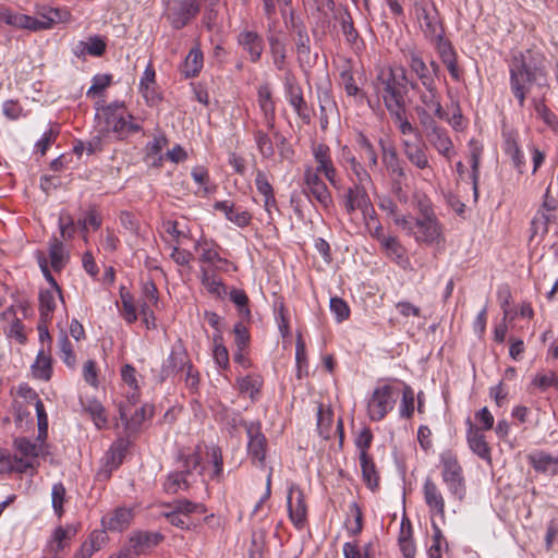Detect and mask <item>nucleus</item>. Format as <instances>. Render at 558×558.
Segmentation results:
<instances>
[{
    "instance_id": "obj_1",
    "label": "nucleus",
    "mask_w": 558,
    "mask_h": 558,
    "mask_svg": "<svg viewBox=\"0 0 558 558\" xmlns=\"http://www.w3.org/2000/svg\"><path fill=\"white\" fill-rule=\"evenodd\" d=\"M510 89L520 107L533 86L547 85V73L544 56L533 49L517 51L509 62Z\"/></svg>"
},
{
    "instance_id": "obj_2",
    "label": "nucleus",
    "mask_w": 558,
    "mask_h": 558,
    "mask_svg": "<svg viewBox=\"0 0 558 558\" xmlns=\"http://www.w3.org/2000/svg\"><path fill=\"white\" fill-rule=\"evenodd\" d=\"M409 83L410 78L404 66H381L377 70L373 86L387 111H392L407 107L405 97L410 88Z\"/></svg>"
},
{
    "instance_id": "obj_3",
    "label": "nucleus",
    "mask_w": 558,
    "mask_h": 558,
    "mask_svg": "<svg viewBox=\"0 0 558 558\" xmlns=\"http://www.w3.org/2000/svg\"><path fill=\"white\" fill-rule=\"evenodd\" d=\"M70 19V11L61 8L39 7L36 16L14 12L8 8H0V22L32 32L50 29L56 24L69 22Z\"/></svg>"
},
{
    "instance_id": "obj_4",
    "label": "nucleus",
    "mask_w": 558,
    "mask_h": 558,
    "mask_svg": "<svg viewBox=\"0 0 558 558\" xmlns=\"http://www.w3.org/2000/svg\"><path fill=\"white\" fill-rule=\"evenodd\" d=\"M440 476L450 496L462 502L466 496V480L458 456L445 450L439 456Z\"/></svg>"
},
{
    "instance_id": "obj_5",
    "label": "nucleus",
    "mask_w": 558,
    "mask_h": 558,
    "mask_svg": "<svg viewBox=\"0 0 558 558\" xmlns=\"http://www.w3.org/2000/svg\"><path fill=\"white\" fill-rule=\"evenodd\" d=\"M396 395L390 385L376 387L367 401L368 417L374 422L381 421L393 409Z\"/></svg>"
},
{
    "instance_id": "obj_6",
    "label": "nucleus",
    "mask_w": 558,
    "mask_h": 558,
    "mask_svg": "<svg viewBox=\"0 0 558 558\" xmlns=\"http://www.w3.org/2000/svg\"><path fill=\"white\" fill-rule=\"evenodd\" d=\"M401 52L412 75V78H410L409 83L411 89L412 84L414 83L423 87L437 84L430 71L428 70L427 63L424 61L420 50H417L414 46H407L405 48H402Z\"/></svg>"
},
{
    "instance_id": "obj_7",
    "label": "nucleus",
    "mask_w": 558,
    "mask_h": 558,
    "mask_svg": "<svg viewBox=\"0 0 558 558\" xmlns=\"http://www.w3.org/2000/svg\"><path fill=\"white\" fill-rule=\"evenodd\" d=\"M240 425L246 430L248 438L247 441V456L254 464L258 463L259 466L265 465L267 452V439L262 432V424L258 421L246 422L240 421Z\"/></svg>"
},
{
    "instance_id": "obj_8",
    "label": "nucleus",
    "mask_w": 558,
    "mask_h": 558,
    "mask_svg": "<svg viewBox=\"0 0 558 558\" xmlns=\"http://www.w3.org/2000/svg\"><path fill=\"white\" fill-rule=\"evenodd\" d=\"M414 12L420 27L428 40L444 34L442 24L434 3L416 2Z\"/></svg>"
},
{
    "instance_id": "obj_9",
    "label": "nucleus",
    "mask_w": 558,
    "mask_h": 558,
    "mask_svg": "<svg viewBox=\"0 0 558 558\" xmlns=\"http://www.w3.org/2000/svg\"><path fill=\"white\" fill-rule=\"evenodd\" d=\"M412 90L417 95L418 104L415 109L432 110L434 114L440 120H448V113L441 105V94L437 84L421 86L415 83L412 84Z\"/></svg>"
},
{
    "instance_id": "obj_10",
    "label": "nucleus",
    "mask_w": 558,
    "mask_h": 558,
    "mask_svg": "<svg viewBox=\"0 0 558 558\" xmlns=\"http://www.w3.org/2000/svg\"><path fill=\"white\" fill-rule=\"evenodd\" d=\"M381 149V161L393 182L398 184V191H401L400 183L407 178L404 162L400 159L396 147L387 140L379 138Z\"/></svg>"
},
{
    "instance_id": "obj_11",
    "label": "nucleus",
    "mask_w": 558,
    "mask_h": 558,
    "mask_svg": "<svg viewBox=\"0 0 558 558\" xmlns=\"http://www.w3.org/2000/svg\"><path fill=\"white\" fill-rule=\"evenodd\" d=\"M287 504L291 522L298 530H302L307 519V506L304 493L296 484L289 487Z\"/></svg>"
},
{
    "instance_id": "obj_12",
    "label": "nucleus",
    "mask_w": 558,
    "mask_h": 558,
    "mask_svg": "<svg viewBox=\"0 0 558 558\" xmlns=\"http://www.w3.org/2000/svg\"><path fill=\"white\" fill-rule=\"evenodd\" d=\"M125 452L126 446L122 440L114 442L101 459L95 480L98 482L108 481L111 477L112 472L122 464Z\"/></svg>"
},
{
    "instance_id": "obj_13",
    "label": "nucleus",
    "mask_w": 558,
    "mask_h": 558,
    "mask_svg": "<svg viewBox=\"0 0 558 558\" xmlns=\"http://www.w3.org/2000/svg\"><path fill=\"white\" fill-rule=\"evenodd\" d=\"M163 535L159 532L137 531L130 538L128 546L123 548L129 551L133 558L145 555L163 541Z\"/></svg>"
},
{
    "instance_id": "obj_14",
    "label": "nucleus",
    "mask_w": 558,
    "mask_h": 558,
    "mask_svg": "<svg viewBox=\"0 0 558 558\" xmlns=\"http://www.w3.org/2000/svg\"><path fill=\"white\" fill-rule=\"evenodd\" d=\"M199 12L195 0H171L168 20L175 29L183 28Z\"/></svg>"
},
{
    "instance_id": "obj_15",
    "label": "nucleus",
    "mask_w": 558,
    "mask_h": 558,
    "mask_svg": "<svg viewBox=\"0 0 558 558\" xmlns=\"http://www.w3.org/2000/svg\"><path fill=\"white\" fill-rule=\"evenodd\" d=\"M189 363H191V361L182 343L173 345L169 356L162 363L158 375L159 381L163 383L169 377L178 374L179 372H183Z\"/></svg>"
},
{
    "instance_id": "obj_16",
    "label": "nucleus",
    "mask_w": 558,
    "mask_h": 558,
    "mask_svg": "<svg viewBox=\"0 0 558 558\" xmlns=\"http://www.w3.org/2000/svg\"><path fill=\"white\" fill-rule=\"evenodd\" d=\"M423 498L430 515L445 519V497L437 483L432 477H426L422 487Z\"/></svg>"
},
{
    "instance_id": "obj_17",
    "label": "nucleus",
    "mask_w": 558,
    "mask_h": 558,
    "mask_svg": "<svg viewBox=\"0 0 558 558\" xmlns=\"http://www.w3.org/2000/svg\"><path fill=\"white\" fill-rule=\"evenodd\" d=\"M313 157L316 162L314 170L322 172L333 187H338V172L330 155V148L325 144H317L313 146Z\"/></svg>"
},
{
    "instance_id": "obj_18",
    "label": "nucleus",
    "mask_w": 558,
    "mask_h": 558,
    "mask_svg": "<svg viewBox=\"0 0 558 558\" xmlns=\"http://www.w3.org/2000/svg\"><path fill=\"white\" fill-rule=\"evenodd\" d=\"M466 441L471 451L486 461L487 463H492V449L486 440L482 428H478L471 418L466 420Z\"/></svg>"
},
{
    "instance_id": "obj_19",
    "label": "nucleus",
    "mask_w": 558,
    "mask_h": 558,
    "mask_svg": "<svg viewBox=\"0 0 558 558\" xmlns=\"http://www.w3.org/2000/svg\"><path fill=\"white\" fill-rule=\"evenodd\" d=\"M413 223V235L416 242L433 244L438 242L441 236V228L437 218L415 219Z\"/></svg>"
},
{
    "instance_id": "obj_20",
    "label": "nucleus",
    "mask_w": 558,
    "mask_h": 558,
    "mask_svg": "<svg viewBox=\"0 0 558 558\" xmlns=\"http://www.w3.org/2000/svg\"><path fill=\"white\" fill-rule=\"evenodd\" d=\"M138 92L148 106H156L162 100V95L158 90L156 71L151 62L147 64L140 80Z\"/></svg>"
},
{
    "instance_id": "obj_21",
    "label": "nucleus",
    "mask_w": 558,
    "mask_h": 558,
    "mask_svg": "<svg viewBox=\"0 0 558 558\" xmlns=\"http://www.w3.org/2000/svg\"><path fill=\"white\" fill-rule=\"evenodd\" d=\"M402 147L404 156L413 166L421 170L429 168L426 146L422 142L421 135H416L414 141L409 138L402 140Z\"/></svg>"
},
{
    "instance_id": "obj_22",
    "label": "nucleus",
    "mask_w": 558,
    "mask_h": 558,
    "mask_svg": "<svg viewBox=\"0 0 558 558\" xmlns=\"http://www.w3.org/2000/svg\"><path fill=\"white\" fill-rule=\"evenodd\" d=\"M14 448L16 450V454H20L19 458H22L24 461L32 463V466L29 468L32 470H35L38 465L37 458L39 456L47 454L46 445H37L36 442L25 437L15 438Z\"/></svg>"
},
{
    "instance_id": "obj_23",
    "label": "nucleus",
    "mask_w": 558,
    "mask_h": 558,
    "mask_svg": "<svg viewBox=\"0 0 558 558\" xmlns=\"http://www.w3.org/2000/svg\"><path fill=\"white\" fill-rule=\"evenodd\" d=\"M371 206V199L366 189L362 184H353L344 194V209L350 215L356 209L366 211Z\"/></svg>"
},
{
    "instance_id": "obj_24",
    "label": "nucleus",
    "mask_w": 558,
    "mask_h": 558,
    "mask_svg": "<svg viewBox=\"0 0 558 558\" xmlns=\"http://www.w3.org/2000/svg\"><path fill=\"white\" fill-rule=\"evenodd\" d=\"M133 510L125 507H118L112 512L102 517L101 523L105 529L122 532L128 529L133 519Z\"/></svg>"
},
{
    "instance_id": "obj_25",
    "label": "nucleus",
    "mask_w": 558,
    "mask_h": 558,
    "mask_svg": "<svg viewBox=\"0 0 558 558\" xmlns=\"http://www.w3.org/2000/svg\"><path fill=\"white\" fill-rule=\"evenodd\" d=\"M269 52L272 59V64L278 71H284L288 64V48L284 37L278 34H269L267 36Z\"/></svg>"
},
{
    "instance_id": "obj_26",
    "label": "nucleus",
    "mask_w": 558,
    "mask_h": 558,
    "mask_svg": "<svg viewBox=\"0 0 558 558\" xmlns=\"http://www.w3.org/2000/svg\"><path fill=\"white\" fill-rule=\"evenodd\" d=\"M238 43L248 53L253 63L259 61L264 51V40L256 32H241L238 36Z\"/></svg>"
},
{
    "instance_id": "obj_27",
    "label": "nucleus",
    "mask_w": 558,
    "mask_h": 558,
    "mask_svg": "<svg viewBox=\"0 0 558 558\" xmlns=\"http://www.w3.org/2000/svg\"><path fill=\"white\" fill-rule=\"evenodd\" d=\"M526 459L537 473H550L553 475L558 473V457L537 450L527 454Z\"/></svg>"
},
{
    "instance_id": "obj_28",
    "label": "nucleus",
    "mask_w": 558,
    "mask_h": 558,
    "mask_svg": "<svg viewBox=\"0 0 558 558\" xmlns=\"http://www.w3.org/2000/svg\"><path fill=\"white\" fill-rule=\"evenodd\" d=\"M302 193L310 199L311 203H318L324 210L329 211L333 206L332 195L325 182L308 187H303Z\"/></svg>"
},
{
    "instance_id": "obj_29",
    "label": "nucleus",
    "mask_w": 558,
    "mask_h": 558,
    "mask_svg": "<svg viewBox=\"0 0 558 558\" xmlns=\"http://www.w3.org/2000/svg\"><path fill=\"white\" fill-rule=\"evenodd\" d=\"M335 19L339 22L341 32L349 45L354 46L359 43H363L359 32L354 27L353 19L347 9L338 10L335 13Z\"/></svg>"
},
{
    "instance_id": "obj_30",
    "label": "nucleus",
    "mask_w": 558,
    "mask_h": 558,
    "mask_svg": "<svg viewBox=\"0 0 558 558\" xmlns=\"http://www.w3.org/2000/svg\"><path fill=\"white\" fill-rule=\"evenodd\" d=\"M32 466V463L19 458L17 454H11L5 449H0V473H24Z\"/></svg>"
},
{
    "instance_id": "obj_31",
    "label": "nucleus",
    "mask_w": 558,
    "mask_h": 558,
    "mask_svg": "<svg viewBox=\"0 0 558 558\" xmlns=\"http://www.w3.org/2000/svg\"><path fill=\"white\" fill-rule=\"evenodd\" d=\"M427 141L430 145L444 157L450 158V154L452 151L453 144L447 133V131L442 128H437L434 131L427 133Z\"/></svg>"
},
{
    "instance_id": "obj_32",
    "label": "nucleus",
    "mask_w": 558,
    "mask_h": 558,
    "mask_svg": "<svg viewBox=\"0 0 558 558\" xmlns=\"http://www.w3.org/2000/svg\"><path fill=\"white\" fill-rule=\"evenodd\" d=\"M77 529L73 524H68L65 526H58L51 536L49 542L50 550L54 554L61 551L65 546H68L69 542L76 535Z\"/></svg>"
},
{
    "instance_id": "obj_33",
    "label": "nucleus",
    "mask_w": 558,
    "mask_h": 558,
    "mask_svg": "<svg viewBox=\"0 0 558 558\" xmlns=\"http://www.w3.org/2000/svg\"><path fill=\"white\" fill-rule=\"evenodd\" d=\"M379 208L385 210L393 220V222L400 227L407 234L413 233V223L412 220L407 218L405 216L398 214L397 204L388 197L380 199Z\"/></svg>"
},
{
    "instance_id": "obj_34",
    "label": "nucleus",
    "mask_w": 558,
    "mask_h": 558,
    "mask_svg": "<svg viewBox=\"0 0 558 558\" xmlns=\"http://www.w3.org/2000/svg\"><path fill=\"white\" fill-rule=\"evenodd\" d=\"M195 248H201L202 253L199 256V262L205 264H228V259L220 256L218 250L220 246L215 241L208 240H199L195 244Z\"/></svg>"
},
{
    "instance_id": "obj_35",
    "label": "nucleus",
    "mask_w": 558,
    "mask_h": 558,
    "mask_svg": "<svg viewBox=\"0 0 558 558\" xmlns=\"http://www.w3.org/2000/svg\"><path fill=\"white\" fill-rule=\"evenodd\" d=\"M295 50L298 54V61L300 64L308 63L311 59V39L303 25L295 26Z\"/></svg>"
},
{
    "instance_id": "obj_36",
    "label": "nucleus",
    "mask_w": 558,
    "mask_h": 558,
    "mask_svg": "<svg viewBox=\"0 0 558 558\" xmlns=\"http://www.w3.org/2000/svg\"><path fill=\"white\" fill-rule=\"evenodd\" d=\"M203 52L198 47H193L186 56L181 72L185 78L195 77L203 69Z\"/></svg>"
},
{
    "instance_id": "obj_37",
    "label": "nucleus",
    "mask_w": 558,
    "mask_h": 558,
    "mask_svg": "<svg viewBox=\"0 0 558 558\" xmlns=\"http://www.w3.org/2000/svg\"><path fill=\"white\" fill-rule=\"evenodd\" d=\"M363 480L366 486L375 490L379 484V475L376 471V466L372 456L368 452H363L359 456Z\"/></svg>"
},
{
    "instance_id": "obj_38",
    "label": "nucleus",
    "mask_w": 558,
    "mask_h": 558,
    "mask_svg": "<svg viewBox=\"0 0 558 558\" xmlns=\"http://www.w3.org/2000/svg\"><path fill=\"white\" fill-rule=\"evenodd\" d=\"M201 282L210 294L219 299L228 293L226 284L208 268H201Z\"/></svg>"
},
{
    "instance_id": "obj_39",
    "label": "nucleus",
    "mask_w": 558,
    "mask_h": 558,
    "mask_svg": "<svg viewBox=\"0 0 558 558\" xmlns=\"http://www.w3.org/2000/svg\"><path fill=\"white\" fill-rule=\"evenodd\" d=\"M83 410L90 416L95 426L101 429L107 426L108 417L104 405L96 399L81 401Z\"/></svg>"
},
{
    "instance_id": "obj_40",
    "label": "nucleus",
    "mask_w": 558,
    "mask_h": 558,
    "mask_svg": "<svg viewBox=\"0 0 558 558\" xmlns=\"http://www.w3.org/2000/svg\"><path fill=\"white\" fill-rule=\"evenodd\" d=\"M49 258L54 271H61L68 263L69 256L63 243L57 238H52L49 242Z\"/></svg>"
},
{
    "instance_id": "obj_41",
    "label": "nucleus",
    "mask_w": 558,
    "mask_h": 558,
    "mask_svg": "<svg viewBox=\"0 0 558 558\" xmlns=\"http://www.w3.org/2000/svg\"><path fill=\"white\" fill-rule=\"evenodd\" d=\"M106 41L98 35L88 38V41H78L75 47V53H88L94 57H100L106 51Z\"/></svg>"
},
{
    "instance_id": "obj_42",
    "label": "nucleus",
    "mask_w": 558,
    "mask_h": 558,
    "mask_svg": "<svg viewBox=\"0 0 558 558\" xmlns=\"http://www.w3.org/2000/svg\"><path fill=\"white\" fill-rule=\"evenodd\" d=\"M54 290H41L38 295L40 319L44 323L52 318L56 308Z\"/></svg>"
},
{
    "instance_id": "obj_43",
    "label": "nucleus",
    "mask_w": 558,
    "mask_h": 558,
    "mask_svg": "<svg viewBox=\"0 0 558 558\" xmlns=\"http://www.w3.org/2000/svg\"><path fill=\"white\" fill-rule=\"evenodd\" d=\"M429 41L435 46V49L444 64L457 59V52L452 44L445 39L444 34L438 35Z\"/></svg>"
},
{
    "instance_id": "obj_44",
    "label": "nucleus",
    "mask_w": 558,
    "mask_h": 558,
    "mask_svg": "<svg viewBox=\"0 0 558 558\" xmlns=\"http://www.w3.org/2000/svg\"><path fill=\"white\" fill-rule=\"evenodd\" d=\"M160 515L163 517L171 525L183 531H189L192 529V526H194L191 519H186L168 504L163 505V511L160 513Z\"/></svg>"
},
{
    "instance_id": "obj_45",
    "label": "nucleus",
    "mask_w": 558,
    "mask_h": 558,
    "mask_svg": "<svg viewBox=\"0 0 558 558\" xmlns=\"http://www.w3.org/2000/svg\"><path fill=\"white\" fill-rule=\"evenodd\" d=\"M556 220V215L553 211H545L544 209H538L535 217L532 219L531 229L533 235L538 233L545 234L548 232V225Z\"/></svg>"
},
{
    "instance_id": "obj_46",
    "label": "nucleus",
    "mask_w": 558,
    "mask_h": 558,
    "mask_svg": "<svg viewBox=\"0 0 558 558\" xmlns=\"http://www.w3.org/2000/svg\"><path fill=\"white\" fill-rule=\"evenodd\" d=\"M34 377L43 380H49L52 374L51 360L44 351H39L35 363L32 365Z\"/></svg>"
},
{
    "instance_id": "obj_47",
    "label": "nucleus",
    "mask_w": 558,
    "mask_h": 558,
    "mask_svg": "<svg viewBox=\"0 0 558 558\" xmlns=\"http://www.w3.org/2000/svg\"><path fill=\"white\" fill-rule=\"evenodd\" d=\"M408 530H404V522L402 523L400 527V535H399V546L400 550L402 551L404 558H414L415 556V545L412 541V526L410 520H407Z\"/></svg>"
},
{
    "instance_id": "obj_48",
    "label": "nucleus",
    "mask_w": 558,
    "mask_h": 558,
    "mask_svg": "<svg viewBox=\"0 0 558 558\" xmlns=\"http://www.w3.org/2000/svg\"><path fill=\"white\" fill-rule=\"evenodd\" d=\"M504 150L508 156H510L514 167L519 170V172H522V167L525 163L524 156L515 138L510 134L505 140Z\"/></svg>"
},
{
    "instance_id": "obj_49",
    "label": "nucleus",
    "mask_w": 558,
    "mask_h": 558,
    "mask_svg": "<svg viewBox=\"0 0 558 558\" xmlns=\"http://www.w3.org/2000/svg\"><path fill=\"white\" fill-rule=\"evenodd\" d=\"M189 488L190 483L186 476L178 471L169 473L163 482V489L167 494H177L180 489L186 490Z\"/></svg>"
},
{
    "instance_id": "obj_50",
    "label": "nucleus",
    "mask_w": 558,
    "mask_h": 558,
    "mask_svg": "<svg viewBox=\"0 0 558 558\" xmlns=\"http://www.w3.org/2000/svg\"><path fill=\"white\" fill-rule=\"evenodd\" d=\"M168 505L184 515L186 519H190V514L192 513H205L207 511V508L204 504L193 502L189 499H178Z\"/></svg>"
},
{
    "instance_id": "obj_51",
    "label": "nucleus",
    "mask_w": 558,
    "mask_h": 558,
    "mask_svg": "<svg viewBox=\"0 0 558 558\" xmlns=\"http://www.w3.org/2000/svg\"><path fill=\"white\" fill-rule=\"evenodd\" d=\"M66 501V489L63 483L59 482L52 485L51 488V505L58 518L64 513L63 505Z\"/></svg>"
},
{
    "instance_id": "obj_52",
    "label": "nucleus",
    "mask_w": 558,
    "mask_h": 558,
    "mask_svg": "<svg viewBox=\"0 0 558 558\" xmlns=\"http://www.w3.org/2000/svg\"><path fill=\"white\" fill-rule=\"evenodd\" d=\"M60 359L65 365L73 368L76 363V356L73 352L72 344L65 332H61L58 339Z\"/></svg>"
},
{
    "instance_id": "obj_53",
    "label": "nucleus",
    "mask_w": 558,
    "mask_h": 558,
    "mask_svg": "<svg viewBox=\"0 0 558 558\" xmlns=\"http://www.w3.org/2000/svg\"><path fill=\"white\" fill-rule=\"evenodd\" d=\"M332 412L329 409H324L323 405L318 407L317 411V430L324 439L330 438V430L332 426Z\"/></svg>"
},
{
    "instance_id": "obj_54",
    "label": "nucleus",
    "mask_w": 558,
    "mask_h": 558,
    "mask_svg": "<svg viewBox=\"0 0 558 558\" xmlns=\"http://www.w3.org/2000/svg\"><path fill=\"white\" fill-rule=\"evenodd\" d=\"M214 342V360L216 364L221 368H227L229 366V352L228 349L223 344V338L219 333H214L213 336Z\"/></svg>"
},
{
    "instance_id": "obj_55",
    "label": "nucleus",
    "mask_w": 558,
    "mask_h": 558,
    "mask_svg": "<svg viewBox=\"0 0 558 558\" xmlns=\"http://www.w3.org/2000/svg\"><path fill=\"white\" fill-rule=\"evenodd\" d=\"M178 461L181 463L180 470H177L178 472L184 474V476L187 477L194 470H196L201 462L202 457L201 453L195 451L190 454L180 453L178 456Z\"/></svg>"
},
{
    "instance_id": "obj_56",
    "label": "nucleus",
    "mask_w": 558,
    "mask_h": 558,
    "mask_svg": "<svg viewBox=\"0 0 558 558\" xmlns=\"http://www.w3.org/2000/svg\"><path fill=\"white\" fill-rule=\"evenodd\" d=\"M258 105L264 116H271L276 107L272 100V93L267 84L260 85L257 90Z\"/></svg>"
},
{
    "instance_id": "obj_57",
    "label": "nucleus",
    "mask_w": 558,
    "mask_h": 558,
    "mask_svg": "<svg viewBox=\"0 0 558 558\" xmlns=\"http://www.w3.org/2000/svg\"><path fill=\"white\" fill-rule=\"evenodd\" d=\"M254 138L259 154L266 159L272 158L275 148L268 134L262 130H257L254 132Z\"/></svg>"
},
{
    "instance_id": "obj_58",
    "label": "nucleus",
    "mask_w": 558,
    "mask_h": 558,
    "mask_svg": "<svg viewBox=\"0 0 558 558\" xmlns=\"http://www.w3.org/2000/svg\"><path fill=\"white\" fill-rule=\"evenodd\" d=\"M239 390L243 393H248L251 398H254L259 393L263 386V380L259 376L248 375L239 379Z\"/></svg>"
},
{
    "instance_id": "obj_59",
    "label": "nucleus",
    "mask_w": 558,
    "mask_h": 558,
    "mask_svg": "<svg viewBox=\"0 0 558 558\" xmlns=\"http://www.w3.org/2000/svg\"><path fill=\"white\" fill-rule=\"evenodd\" d=\"M284 92L289 104L304 96L301 85L290 71L284 76Z\"/></svg>"
},
{
    "instance_id": "obj_60",
    "label": "nucleus",
    "mask_w": 558,
    "mask_h": 558,
    "mask_svg": "<svg viewBox=\"0 0 558 558\" xmlns=\"http://www.w3.org/2000/svg\"><path fill=\"white\" fill-rule=\"evenodd\" d=\"M229 298L231 302L238 307L240 315L244 317H251V311L248 307L250 300L244 290L233 288L229 292Z\"/></svg>"
},
{
    "instance_id": "obj_61",
    "label": "nucleus",
    "mask_w": 558,
    "mask_h": 558,
    "mask_svg": "<svg viewBox=\"0 0 558 558\" xmlns=\"http://www.w3.org/2000/svg\"><path fill=\"white\" fill-rule=\"evenodd\" d=\"M349 512L354 518V523L345 522L348 533L352 536L359 535L363 530V513L357 502L353 501L349 505Z\"/></svg>"
},
{
    "instance_id": "obj_62",
    "label": "nucleus",
    "mask_w": 558,
    "mask_h": 558,
    "mask_svg": "<svg viewBox=\"0 0 558 558\" xmlns=\"http://www.w3.org/2000/svg\"><path fill=\"white\" fill-rule=\"evenodd\" d=\"M405 108L407 107H401L400 110L393 109L392 111H388V112L391 116V118L395 120V122L398 123V128H399V131L401 132V134H403V135L414 134L415 136L420 135L415 131V129L413 128L411 122L408 120V118L405 116Z\"/></svg>"
},
{
    "instance_id": "obj_63",
    "label": "nucleus",
    "mask_w": 558,
    "mask_h": 558,
    "mask_svg": "<svg viewBox=\"0 0 558 558\" xmlns=\"http://www.w3.org/2000/svg\"><path fill=\"white\" fill-rule=\"evenodd\" d=\"M356 143L359 147L365 153V156L368 160V167L371 169L376 168L378 165V157L375 147L367 138V136L363 133H359L356 136Z\"/></svg>"
},
{
    "instance_id": "obj_64",
    "label": "nucleus",
    "mask_w": 558,
    "mask_h": 558,
    "mask_svg": "<svg viewBox=\"0 0 558 558\" xmlns=\"http://www.w3.org/2000/svg\"><path fill=\"white\" fill-rule=\"evenodd\" d=\"M120 418L125 423L128 427H137L140 426L146 418V407L143 405L135 410L134 414L131 418L128 417L126 405H119Z\"/></svg>"
}]
</instances>
